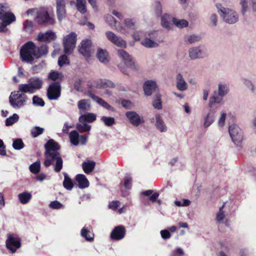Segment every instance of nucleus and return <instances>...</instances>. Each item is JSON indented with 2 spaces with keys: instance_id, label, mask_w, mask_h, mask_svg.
Listing matches in <instances>:
<instances>
[{
  "instance_id": "obj_1",
  "label": "nucleus",
  "mask_w": 256,
  "mask_h": 256,
  "mask_svg": "<svg viewBox=\"0 0 256 256\" xmlns=\"http://www.w3.org/2000/svg\"><path fill=\"white\" fill-rule=\"evenodd\" d=\"M45 160L44 165L48 167L54 164V170L58 172L62 168L63 161L60 154L58 152L60 148L58 144L53 140H49L45 144Z\"/></svg>"
},
{
  "instance_id": "obj_2",
  "label": "nucleus",
  "mask_w": 256,
  "mask_h": 256,
  "mask_svg": "<svg viewBox=\"0 0 256 256\" xmlns=\"http://www.w3.org/2000/svg\"><path fill=\"white\" fill-rule=\"evenodd\" d=\"M42 80L38 78H31L29 79L28 84H20L18 90L22 92L33 94L42 88Z\"/></svg>"
},
{
  "instance_id": "obj_3",
  "label": "nucleus",
  "mask_w": 256,
  "mask_h": 256,
  "mask_svg": "<svg viewBox=\"0 0 256 256\" xmlns=\"http://www.w3.org/2000/svg\"><path fill=\"white\" fill-rule=\"evenodd\" d=\"M20 54L22 61L32 62L36 58V46L32 42L26 43L21 48Z\"/></svg>"
},
{
  "instance_id": "obj_4",
  "label": "nucleus",
  "mask_w": 256,
  "mask_h": 256,
  "mask_svg": "<svg viewBox=\"0 0 256 256\" xmlns=\"http://www.w3.org/2000/svg\"><path fill=\"white\" fill-rule=\"evenodd\" d=\"M24 93L20 90L12 92L9 97V101L13 108H20L26 104L27 96Z\"/></svg>"
},
{
  "instance_id": "obj_5",
  "label": "nucleus",
  "mask_w": 256,
  "mask_h": 256,
  "mask_svg": "<svg viewBox=\"0 0 256 256\" xmlns=\"http://www.w3.org/2000/svg\"><path fill=\"white\" fill-rule=\"evenodd\" d=\"M218 12L220 16L227 23L234 24L238 20V14L235 11L231 9L222 7L218 9Z\"/></svg>"
},
{
  "instance_id": "obj_6",
  "label": "nucleus",
  "mask_w": 256,
  "mask_h": 256,
  "mask_svg": "<svg viewBox=\"0 0 256 256\" xmlns=\"http://www.w3.org/2000/svg\"><path fill=\"white\" fill-rule=\"evenodd\" d=\"M76 36L74 32H71L64 38L63 45L65 54H70L72 53L76 46Z\"/></svg>"
},
{
  "instance_id": "obj_7",
  "label": "nucleus",
  "mask_w": 256,
  "mask_h": 256,
  "mask_svg": "<svg viewBox=\"0 0 256 256\" xmlns=\"http://www.w3.org/2000/svg\"><path fill=\"white\" fill-rule=\"evenodd\" d=\"M88 88L92 90L96 88H114L115 87L114 84L109 80L99 79L92 81H89L88 83Z\"/></svg>"
},
{
  "instance_id": "obj_8",
  "label": "nucleus",
  "mask_w": 256,
  "mask_h": 256,
  "mask_svg": "<svg viewBox=\"0 0 256 256\" xmlns=\"http://www.w3.org/2000/svg\"><path fill=\"white\" fill-rule=\"evenodd\" d=\"M61 87L59 82H54L50 85L47 90V96L50 100H56L60 96Z\"/></svg>"
},
{
  "instance_id": "obj_9",
  "label": "nucleus",
  "mask_w": 256,
  "mask_h": 256,
  "mask_svg": "<svg viewBox=\"0 0 256 256\" xmlns=\"http://www.w3.org/2000/svg\"><path fill=\"white\" fill-rule=\"evenodd\" d=\"M229 133L233 142L238 145L243 140V136L241 133L240 128L236 124L229 126Z\"/></svg>"
},
{
  "instance_id": "obj_10",
  "label": "nucleus",
  "mask_w": 256,
  "mask_h": 256,
  "mask_svg": "<svg viewBox=\"0 0 256 256\" xmlns=\"http://www.w3.org/2000/svg\"><path fill=\"white\" fill-rule=\"evenodd\" d=\"M7 248L12 252H15L20 247V240L14 234H8L6 242Z\"/></svg>"
},
{
  "instance_id": "obj_11",
  "label": "nucleus",
  "mask_w": 256,
  "mask_h": 256,
  "mask_svg": "<svg viewBox=\"0 0 256 256\" xmlns=\"http://www.w3.org/2000/svg\"><path fill=\"white\" fill-rule=\"evenodd\" d=\"M118 56L122 58L124 64L132 70H136V66L131 56L123 50H118Z\"/></svg>"
},
{
  "instance_id": "obj_12",
  "label": "nucleus",
  "mask_w": 256,
  "mask_h": 256,
  "mask_svg": "<svg viewBox=\"0 0 256 256\" xmlns=\"http://www.w3.org/2000/svg\"><path fill=\"white\" fill-rule=\"evenodd\" d=\"M126 116L134 126H138L144 122V118L140 116L136 112H127L126 113Z\"/></svg>"
},
{
  "instance_id": "obj_13",
  "label": "nucleus",
  "mask_w": 256,
  "mask_h": 256,
  "mask_svg": "<svg viewBox=\"0 0 256 256\" xmlns=\"http://www.w3.org/2000/svg\"><path fill=\"white\" fill-rule=\"evenodd\" d=\"M91 48L92 42L90 40L86 39L81 42V50H81V54L85 57L88 62H90L91 58Z\"/></svg>"
},
{
  "instance_id": "obj_14",
  "label": "nucleus",
  "mask_w": 256,
  "mask_h": 256,
  "mask_svg": "<svg viewBox=\"0 0 256 256\" xmlns=\"http://www.w3.org/2000/svg\"><path fill=\"white\" fill-rule=\"evenodd\" d=\"M106 35L108 39L117 46L120 48H126V41L122 40L120 37L116 36L114 32L110 31H108L106 32Z\"/></svg>"
},
{
  "instance_id": "obj_15",
  "label": "nucleus",
  "mask_w": 256,
  "mask_h": 256,
  "mask_svg": "<svg viewBox=\"0 0 256 256\" xmlns=\"http://www.w3.org/2000/svg\"><path fill=\"white\" fill-rule=\"evenodd\" d=\"M0 19L2 20V26L4 28L16 20V17L10 12H6L3 9L0 10Z\"/></svg>"
},
{
  "instance_id": "obj_16",
  "label": "nucleus",
  "mask_w": 256,
  "mask_h": 256,
  "mask_svg": "<svg viewBox=\"0 0 256 256\" xmlns=\"http://www.w3.org/2000/svg\"><path fill=\"white\" fill-rule=\"evenodd\" d=\"M126 233L124 226L120 225L116 226L110 234V238L112 240H118L122 239Z\"/></svg>"
},
{
  "instance_id": "obj_17",
  "label": "nucleus",
  "mask_w": 256,
  "mask_h": 256,
  "mask_svg": "<svg viewBox=\"0 0 256 256\" xmlns=\"http://www.w3.org/2000/svg\"><path fill=\"white\" fill-rule=\"evenodd\" d=\"M36 20L40 24L44 23L52 24L54 22V20L48 15L47 11L44 9L38 12Z\"/></svg>"
},
{
  "instance_id": "obj_18",
  "label": "nucleus",
  "mask_w": 256,
  "mask_h": 256,
  "mask_svg": "<svg viewBox=\"0 0 256 256\" xmlns=\"http://www.w3.org/2000/svg\"><path fill=\"white\" fill-rule=\"evenodd\" d=\"M56 13L58 19L61 21L66 16V4L64 0H56Z\"/></svg>"
},
{
  "instance_id": "obj_19",
  "label": "nucleus",
  "mask_w": 256,
  "mask_h": 256,
  "mask_svg": "<svg viewBox=\"0 0 256 256\" xmlns=\"http://www.w3.org/2000/svg\"><path fill=\"white\" fill-rule=\"evenodd\" d=\"M144 94L146 96L152 95V92H154L157 88V85L155 82L152 80L146 81L143 86Z\"/></svg>"
},
{
  "instance_id": "obj_20",
  "label": "nucleus",
  "mask_w": 256,
  "mask_h": 256,
  "mask_svg": "<svg viewBox=\"0 0 256 256\" xmlns=\"http://www.w3.org/2000/svg\"><path fill=\"white\" fill-rule=\"evenodd\" d=\"M56 38V34L51 31L48 30L46 32H40L38 34V40L40 42H50Z\"/></svg>"
},
{
  "instance_id": "obj_21",
  "label": "nucleus",
  "mask_w": 256,
  "mask_h": 256,
  "mask_svg": "<svg viewBox=\"0 0 256 256\" xmlns=\"http://www.w3.org/2000/svg\"><path fill=\"white\" fill-rule=\"evenodd\" d=\"M88 96L92 98L94 101L96 102L98 104L102 106V107L106 108L108 110H114V108L110 105L108 102L104 101L102 98L96 96L92 92H88Z\"/></svg>"
},
{
  "instance_id": "obj_22",
  "label": "nucleus",
  "mask_w": 256,
  "mask_h": 256,
  "mask_svg": "<svg viewBox=\"0 0 256 256\" xmlns=\"http://www.w3.org/2000/svg\"><path fill=\"white\" fill-rule=\"evenodd\" d=\"M81 236L84 238L87 242H92L94 240V234L92 228L90 227L84 226L81 230Z\"/></svg>"
},
{
  "instance_id": "obj_23",
  "label": "nucleus",
  "mask_w": 256,
  "mask_h": 256,
  "mask_svg": "<svg viewBox=\"0 0 256 256\" xmlns=\"http://www.w3.org/2000/svg\"><path fill=\"white\" fill-rule=\"evenodd\" d=\"M82 168L85 174H88L94 170L96 162L94 161L88 160L82 162Z\"/></svg>"
},
{
  "instance_id": "obj_24",
  "label": "nucleus",
  "mask_w": 256,
  "mask_h": 256,
  "mask_svg": "<svg viewBox=\"0 0 256 256\" xmlns=\"http://www.w3.org/2000/svg\"><path fill=\"white\" fill-rule=\"evenodd\" d=\"M153 190H149L142 192L141 194L145 196H150L149 198V200L150 202H158V204H161L160 200H157V198L159 196V194L156 192L153 193Z\"/></svg>"
},
{
  "instance_id": "obj_25",
  "label": "nucleus",
  "mask_w": 256,
  "mask_h": 256,
  "mask_svg": "<svg viewBox=\"0 0 256 256\" xmlns=\"http://www.w3.org/2000/svg\"><path fill=\"white\" fill-rule=\"evenodd\" d=\"M96 116L92 112H86L81 114V122L92 123L96 120Z\"/></svg>"
},
{
  "instance_id": "obj_26",
  "label": "nucleus",
  "mask_w": 256,
  "mask_h": 256,
  "mask_svg": "<svg viewBox=\"0 0 256 256\" xmlns=\"http://www.w3.org/2000/svg\"><path fill=\"white\" fill-rule=\"evenodd\" d=\"M176 87L180 90H184L187 88V84L184 80L182 76L178 74L176 76Z\"/></svg>"
},
{
  "instance_id": "obj_27",
  "label": "nucleus",
  "mask_w": 256,
  "mask_h": 256,
  "mask_svg": "<svg viewBox=\"0 0 256 256\" xmlns=\"http://www.w3.org/2000/svg\"><path fill=\"white\" fill-rule=\"evenodd\" d=\"M98 60L103 63L108 62V53L106 50L102 48H98L96 54Z\"/></svg>"
},
{
  "instance_id": "obj_28",
  "label": "nucleus",
  "mask_w": 256,
  "mask_h": 256,
  "mask_svg": "<svg viewBox=\"0 0 256 256\" xmlns=\"http://www.w3.org/2000/svg\"><path fill=\"white\" fill-rule=\"evenodd\" d=\"M161 96V94L158 92L155 94L152 102V106L156 109L161 110L162 108Z\"/></svg>"
},
{
  "instance_id": "obj_29",
  "label": "nucleus",
  "mask_w": 256,
  "mask_h": 256,
  "mask_svg": "<svg viewBox=\"0 0 256 256\" xmlns=\"http://www.w3.org/2000/svg\"><path fill=\"white\" fill-rule=\"evenodd\" d=\"M156 128L161 132H166V126L160 116L158 115L156 116Z\"/></svg>"
},
{
  "instance_id": "obj_30",
  "label": "nucleus",
  "mask_w": 256,
  "mask_h": 256,
  "mask_svg": "<svg viewBox=\"0 0 256 256\" xmlns=\"http://www.w3.org/2000/svg\"><path fill=\"white\" fill-rule=\"evenodd\" d=\"M18 198L22 204H27L32 198V194L27 192H22L18 195Z\"/></svg>"
},
{
  "instance_id": "obj_31",
  "label": "nucleus",
  "mask_w": 256,
  "mask_h": 256,
  "mask_svg": "<svg viewBox=\"0 0 256 256\" xmlns=\"http://www.w3.org/2000/svg\"><path fill=\"white\" fill-rule=\"evenodd\" d=\"M64 178L63 182L64 186L68 190H71L74 186L72 180L66 173H64Z\"/></svg>"
},
{
  "instance_id": "obj_32",
  "label": "nucleus",
  "mask_w": 256,
  "mask_h": 256,
  "mask_svg": "<svg viewBox=\"0 0 256 256\" xmlns=\"http://www.w3.org/2000/svg\"><path fill=\"white\" fill-rule=\"evenodd\" d=\"M189 54L192 59H196L202 57V52L198 48L190 49Z\"/></svg>"
},
{
  "instance_id": "obj_33",
  "label": "nucleus",
  "mask_w": 256,
  "mask_h": 256,
  "mask_svg": "<svg viewBox=\"0 0 256 256\" xmlns=\"http://www.w3.org/2000/svg\"><path fill=\"white\" fill-rule=\"evenodd\" d=\"M79 134L76 130H73L70 134V142L74 146L78 144Z\"/></svg>"
},
{
  "instance_id": "obj_34",
  "label": "nucleus",
  "mask_w": 256,
  "mask_h": 256,
  "mask_svg": "<svg viewBox=\"0 0 256 256\" xmlns=\"http://www.w3.org/2000/svg\"><path fill=\"white\" fill-rule=\"evenodd\" d=\"M142 44L146 48H152L158 46V44L149 38H144L142 42Z\"/></svg>"
},
{
  "instance_id": "obj_35",
  "label": "nucleus",
  "mask_w": 256,
  "mask_h": 256,
  "mask_svg": "<svg viewBox=\"0 0 256 256\" xmlns=\"http://www.w3.org/2000/svg\"><path fill=\"white\" fill-rule=\"evenodd\" d=\"M48 52V48L46 45H42L40 48L36 47V58H40L46 55Z\"/></svg>"
},
{
  "instance_id": "obj_36",
  "label": "nucleus",
  "mask_w": 256,
  "mask_h": 256,
  "mask_svg": "<svg viewBox=\"0 0 256 256\" xmlns=\"http://www.w3.org/2000/svg\"><path fill=\"white\" fill-rule=\"evenodd\" d=\"M44 132V129L39 126H34L32 128L30 133L33 138H36L42 134Z\"/></svg>"
},
{
  "instance_id": "obj_37",
  "label": "nucleus",
  "mask_w": 256,
  "mask_h": 256,
  "mask_svg": "<svg viewBox=\"0 0 256 256\" xmlns=\"http://www.w3.org/2000/svg\"><path fill=\"white\" fill-rule=\"evenodd\" d=\"M40 162L37 160L30 166V170L33 174H37L40 170Z\"/></svg>"
},
{
  "instance_id": "obj_38",
  "label": "nucleus",
  "mask_w": 256,
  "mask_h": 256,
  "mask_svg": "<svg viewBox=\"0 0 256 256\" xmlns=\"http://www.w3.org/2000/svg\"><path fill=\"white\" fill-rule=\"evenodd\" d=\"M18 119L19 116L16 114H14L12 116L6 118V126H12L18 122Z\"/></svg>"
},
{
  "instance_id": "obj_39",
  "label": "nucleus",
  "mask_w": 256,
  "mask_h": 256,
  "mask_svg": "<svg viewBox=\"0 0 256 256\" xmlns=\"http://www.w3.org/2000/svg\"><path fill=\"white\" fill-rule=\"evenodd\" d=\"M214 116L212 112H209L205 118L204 126L205 128L209 126L214 121Z\"/></svg>"
},
{
  "instance_id": "obj_40",
  "label": "nucleus",
  "mask_w": 256,
  "mask_h": 256,
  "mask_svg": "<svg viewBox=\"0 0 256 256\" xmlns=\"http://www.w3.org/2000/svg\"><path fill=\"white\" fill-rule=\"evenodd\" d=\"M174 24L179 28L187 27L188 26V22L185 20H179L176 18H173Z\"/></svg>"
},
{
  "instance_id": "obj_41",
  "label": "nucleus",
  "mask_w": 256,
  "mask_h": 256,
  "mask_svg": "<svg viewBox=\"0 0 256 256\" xmlns=\"http://www.w3.org/2000/svg\"><path fill=\"white\" fill-rule=\"evenodd\" d=\"M101 120L107 126H110L115 123L114 119L112 117L104 116L101 118Z\"/></svg>"
},
{
  "instance_id": "obj_42",
  "label": "nucleus",
  "mask_w": 256,
  "mask_h": 256,
  "mask_svg": "<svg viewBox=\"0 0 256 256\" xmlns=\"http://www.w3.org/2000/svg\"><path fill=\"white\" fill-rule=\"evenodd\" d=\"M170 18V16L166 14L162 16L161 24L163 27L166 28H170V22L168 20Z\"/></svg>"
},
{
  "instance_id": "obj_43",
  "label": "nucleus",
  "mask_w": 256,
  "mask_h": 256,
  "mask_svg": "<svg viewBox=\"0 0 256 256\" xmlns=\"http://www.w3.org/2000/svg\"><path fill=\"white\" fill-rule=\"evenodd\" d=\"M225 206V204H224L222 206L220 207L219 211L216 216V220L218 222H220L224 218V212L223 210V208Z\"/></svg>"
},
{
  "instance_id": "obj_44",
  "label": "nucleus",
  "mask_w": 256,
  "mask_h": 256,
  "mask_svg": "<svg viewBox=\"0 0 256 256\" xmlns=\"http://www.w3.org/2000/svg\"><path fill=\"white\" fill-rule=\"evenodd\" d=\"M24 144L20 139H16L14 140L12 146L15 150H19L24 148Z\"/></svg>"
},
{
  "instance_id": "obj_45",
  "label": "nucleus",
  "mask_w": 256,
  "mask_h": 256,
  "mask_svg": "<svg viewBox=\"0 0 256 256\" xmlns=\"http://www.w3.org/2000/svg\"><path fill=\"white\" fill-rule=\"evenodd\" d=\"M32 104L36 106H44V101L40 98L34 96L32 98Z\"/></svg>"
},
{
  "instance_id": "obj_46",
  "label": "nucleus",
  "mask_w": 256,
  "mask_h": 256,
  "mask_svg": "<svg viewBox=\"0 0 256 256\" xmlns=\"http://www.w3.org/2000/svg\"><path fill=\"white\" fill-rule=\"evenodd\" d=\"M132 178L129 176H126L124 178V186L126 189L130 190L132 188Z\"/></svg>"
},
{
  "instance_id": "obj_47",
  "label": "nucleus",
  "mask_w": 256,
  "mask_h": 256,
  "mask_svg": "<svg viewBox=\"0 0 256 256\" xmlns=\"http://www.w3.org/2000/svg\"><path fill=\"white\" fill-rule=\"evenodd\" d=\"M90 186V182L86 176L81 174V188H87Z\"/></svg>"
},
{
  "instance_id": "obj_48",
  "label": "nucleus",
  "mask_w": 256,
  "mask_h": 256,
  "mask_svg": "<svg viewBox=\"0 0 256 256\" xmlns=\"http://www.w3.org/2000/svg\"><path fill=\"white\" fill-rule=\"evenodd\" d=\"M33 27V23L32 21L27 20L24 23V30L27 32L32 31Z\"/></svg>"
},
{
  "instance_id": "obj_49",
  "label": "nucleus",
  "mask_w": 256,
  "mask_h": 256,
  "mask_svg": "<svg viewBox=\"0 0 256 256\" xmlns=\"http://www.w3.org/2000/svg\"><path fill=\"white\" fill-rule=\"evenodd\" d=\"M228 91V88L226 86L219 84L218 85V94L220 96H225Z\"/></svg>"
},
{
  "instance_id": "obj_50",
  "label": "nucleus",
  "mask_w": 256,
  "mask_h": 256,
  "mask_svg": "<svg viewBox=\"0 0 256 256\" xmlns=\"http://www.w3.org/2000/svg\"><path fill=\"white\" fill-rule=\"evenodd\" d=\"M90 106L89 100H81V110H90Z\"/></svg>"
},
{
  "instance_id": "obj_51",
  "label": "nucleus",
  "mask_w": 256,
  "mask_h": 256,
  "mask_svg": "<svg viewBox=\"0 0 256 256\" xmlns=\"http://www.w3.org/2000/svg\"><path fill=\"white\" fill-rule=\"evenodd\" d=\"M185 255L183 250L178 248L174 250L170 254V256H184Z\"/></svg>"
},
{
  "instance_id": "obj_52",
  "label": "nucleus",
  "mask_w": 256,
  "mask_h": 256,
  "mask_svg": "<svg viewBox=\"0 0 256 256\" xmlns=\"http://www.w3.org/2000/svg\"><path fill=\"white\" fill-rule=\"evenodd\" d=\"M120 202L118 200H113L110 202L108 207L110 209L116 210L119 206Z\"/></svg>"
},
{
  "instance_id": "obj_53",
  "label": "nucleus",
  "mask_w": 256,
  "mask_h": 256,
  "mask_svg": "<svg viewBox=\"0 0 256 256\" xmlns=\"http://www.w3.org/2000/svg\"><path fill=\"white\" fill-rule=\"evenodd\" d=\"M58 64L60 66H63L64 64H68L67 56L65 55L60 56L58 58Z\"/></svg>"
},
{
  "instance_id": "obj_54",
  "label": "nucleus",
  "mask_w": 256,
  "mask_h": 256,
  "mask_svg": "<svg viewBox=\"0 0 256 256\" xmlns=\"http://www.w3.org/2000/svg\"><path fill=\"white\" fill-rule=\"evenodd\" d=\"M81 25H86L90 30H94V26L93 24L87 22V18L84 16V20L81 19Z\"/></svg>"
},
{
  "instance_id": "obj_55",
  "label": "nucleus",
  "mask_w": 256,
  "mask_h": 256,
  "mask_svg": "<svg viewBox=\"0 0 256 256\" xmlns=\"http://www.w3.org/2000/svg\"><path fill=\"white\" fill-rule=\"evenodd\" d=\"M124 24L126 26L130 29H135V24L132 19L127 18L124 20Z\"/></svg>"
},
{
  "instance_id": "obj_56",
  "label": "nucleus",
  "mask_w": 256,
  "mask_h": 256,
  "mask_svg": "<svg viewBox=\"0 0 256 256\" xmlns=\"http://www.w3.org/2000/svg\"><path fill=\"white\" fill-rule=\"evenodd\" d=\"M155 12L156 16L159 17L162 13V6L159 2H156Z\"/></svg>"
},
{
  "instance_id": "obj_57",
  "label": "nucleus",
  "mask_w": 256,
  "mask_h": 256,
  "mask_svg": "<svg viewBox=\"0 0 256 256\" xmlns=\"http://www.w3.org/2000/svg\"><path fill=\"white\" fill-rule=\"evenodd\" d=\"M50 206L54 209H60L64 207L62 204L58 201L51 202Z\"/></svg>"
},
{
  "instance_id": "obj_58",
  "label": "nucleus",
  "mask_w": 256,
  "mask_h": 256,
  "mask_svg": "<svg viewBox=\"0 0 256 256\" xmlns=\"http://www.w3.org/2000/svg\"><path fill=\"white\" fill-rule=\"evenodd\" d=\"M200 39L201 38L200 36L193 34L189 36L188 42L190 44H192L194 42L200 41Z\"/></svg>"
},
{
  "instance_id": "obj_59",
  "label": "nucleus",
  "mask_w": 256,
  "mask_h": 256,
  "mask_svg": "<svg viewBox=\"0 0 256 256\" xmlns=\"http://www.w3.org/2000/svg\"><path fill=\"white\" fill-rule=\"evenodd\" d=\"M91 129V126L86 122H81V133L88 132Z\"/></svg>"
},
{
  "instance_id": "obj_60",
  "label": "nucleus",
  "mask_w": 256,
  "mask_h": 256,
  "mask_svg": "<svg viewBox=\"0 0 256 256\" xmlns=\"http://www.w3.org/2000/svg\"><path fill=\"white\" fill-rule=\"evenodd\" d=\"M160 234L162 238L164 240H168L171 236L170 232L166 230H161Z\"/></svg>"
},
{
  "instance_id": "obj_61",
  "label": "nucleus",
  "mask_w": 256,
  "mask_h": 256,
  "mask_svg": "<svg viewBox=\"0 0 256 256\" xmlns=\"http://www.w3.org/2000/svg\"><path fill=\"white\" fill-rule=\"evenodd\" d=\"M240 4L242 6V14L244 15L246 12L247 11L248 8L247 1L246 0H242Z\"/></svg>"
},
{
  "instance_id": "obj_62",
  "label": "nucleus",
  "mask_w": 256,
  "mask_h": 256,
  "mask_svg": "<svg viewBox=\"0 0 256 256\" xmlns=\"http://www.w3.org/2000/svg\"><path fill=\"white\" fill-rule=\"evenodd\" d=\"M106 21L109 24L112 25L113 24H116V20L115 18L111 15L108 14L105 17Z\"/></svg>"
},
{
  "instance_id": "obj_63",
  "label": "nucleus",
  "mask_w": 256,
  "mask_h": 256,
  "mask_svg": "<svg viewBox=\"0 0 256 256\" xmlns=\"http://www.w3.org/2000/svg\"><path fill=\"white\" fill-rule=\"evenodd\" d=\"M121 104L122 106L126 108H130L132 104L130 101L124 99L122 100Z\"/></svg>"
},
{
  "instance_id": "obj_64",
  "label": "nucleus",
  "mask_w": 256,
  "mask_h": 256,
  "mask_svg": "<svg viewBox=\"0 0 256 256\" xmlns=\"http://www.w3.org/2000/svg\"><path fill=\"white\" fill-rule=\"evenodd\" d=\"M90 133L81 135V145H84L86 144L88 141V137Z\"/></svg>"
}]
</instances>
